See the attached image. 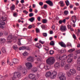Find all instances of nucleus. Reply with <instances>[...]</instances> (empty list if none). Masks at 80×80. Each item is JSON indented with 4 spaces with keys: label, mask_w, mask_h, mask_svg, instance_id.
<instances>
[{
    "label": "nucleus",
    "mask_w": 80,
    "mask_h": 80,
    "mask_svg": "<svg viewBox=\"0 0 80 80\" xmlns=\"http://www.w3.org/2000/svg\"><path fill=\"white\" fill-rule=\"evenodd\" d=\"M29 17H32L33 16V13H31L29 14Z\"/></svg>",
    "instance_id": "nucleus-45"
},
{
    "label": "nucleus",
    "mask_w": 80,
    "mask_h": 80,
    "mask_svg": "<svg viewBox=\"0 0 80 80\" xmlns=\"http://www.w3.org/2000/svg\"><path fill=\"white\" fill-rule=\"evenodd\" d=\"M72 37L74 39H76V36H75V34H73L72 35Z\"/></svg>",
    "instance_id": "nucleus-59"
},
{
    "label": "nucleus",
    "mask_w": 80,
    "mask_h": 80,
    "mask_svg": "<svg viewBox=\"0 0 80 80\" xmlns=\"http://www.w3.org/2000/svg\"><path fill=\"white\" fill-rule=\"evenodd\" d=\"M41 27L42 29H45V26L43 24L42 25H41Z\"/></svg>",
    "instance_id": "nucleus-46"
},
{
    "label": "nucleus",
    "mask_w": 80,
    "mask_h": 80,
    "mask_svg": "<svg viewBox=\"0 0 80 80\" xmlns=\"http://www.w3.org/2000/svg\"><path fill=\"white\" fill-rule=\"evenodd\" d=\"M65 62L63 61H61L60 65L61 67H64V65H65Z\"/></svg>",
    "instance_id": "nucleus-23"
},
{
    "label": "nucleus",
    "mask_w": 80,
    "mask_h": 80,
    "mask_svg": "<svg viewBox=\"0 0 80 80\" xmlns=\"http://www.w3.org/2000/svg\"><path fill=\"white\" fill-rule=\"evenodd\" d=\"M35 46L36 47L38 48L39 49H40V47H41V44L40 43H37L35 45Z\"/></svg>",
    "instance_id": "nucleus-25"
},
{
    "label": "nucleus",
    "mask_w": 80,
    "mask_h": 80,
    "mask_svg": "<svg viewBox=\"0 0 80 80\" xmlns=\"http://www.w3.org/2000/svg\"><path fill=\"white\" fill-rule=\"evenodd\" d=\"M18 62V59L15 58L13 60V63L14 64H17Z\"/></svg>",
    "instance_id": "nucleus-19"
},
{
    "label": "nucleus",
    "mask_w": 80,
    "mask_h": 80,
    "mask_svg": "<svg viewBox=\"0 0 80 80\" xmlns=\"http://www.w3.org/2000/svg\"><path fill=\"white\" fill-rule=\"evenodd\" d=\"M70 65L69 64H66L64 68L65 70H68L70 68Z\"/></svg>",
    "instance_id": "nucleus-18"
},
{
    "label": "nucleus",
    "mask_w": 80,
    "mask_h": 80,
    "mask_svg": "<svg viewBox=\"0 0 80 80\" xmlns=\"http://www.w3.org/2000/svg\"><path fill=\"white\" fill-rule=\"evenodd\" d=\"M4 34L6 36L8 35V32H7L6 31L4 32Z\"/></svg>",
    "instance_id": "nucleus-51"
},
{
    "label": "nucleus",
    "mask_w": 80,
    "mask_h": 80,
    "mask_svg": "<svg viewBox=\"0 0 80 80\" xmlns=\"http://www.w3.org/2000/svg\"><path fill=\"white\" fill-rule=\"evenodd\" d=\"M22 72L23 74H24V75H26L27 74V72H26V70H23L22 71Z\"/></svg>",
    "instance_id": "nucleus-43"
},
{
    "label": "nucleus",
    "mask_w": 80,
    "mask_h": 80,
    "mask_svg": "<svg viewBox=\"0 0 80 80\" xmlns=\"http://www.w3.org/2000/svg\"><path fill=\"white\" fill-rule=\"evenodd\" d=\"M55 60L53 57H49L46 61V63L49 66L53 65L55 63Z\"/></svg>",
    "instance_id": "nucleus-1"
},
{
    "label": "nucleus",
    "mask_w": 80,
    "mask_h": 80,
    "mask_svg": "<svg viewBox=\"0 0 80 80\" xmlns=\"http://www.w3.org/2000/svg\"><path fill=\"white\" fill-rule=\"evenodd\" d=\"M1 18L3 21H5L7 20V18L3 16Z\"/></svg>",
    "instance_id": "nucleus-37"
},
{
    "label": "nucleus",
    "mask_w": 80,
    "mask_h": 80,
    "mask_svg": "<svg viewBox=\"0 0 80 80\" xmlns=\"http://www.w3.org/2000/svg\"><path fill=\"white\" fill-rule=\"evenodd\" d=\"M73 54H70L68 55V57H69V58H72L73 57Z\"/></svg>",
    "instance_id": "nucleus-35"
},
{
    "label": "nucleus",
    "mask_w": 80,
    "mask_h": 80,
    "mask_svg": "<svg viewBox=\"0 0 80 80\" xmlns=\"http://www.w3.org/2000/svg\"><path fill=\"white\" fill-rule=\"evenodd\" d=\"M54 67H55V68H59L60 67V62H57L55 63Z\"/></svg>",
    "instance_id": "nucleus-16"
},
{
    "label": "nucleus",
    "mask_w": 80,
    "mask_h": 80,
    "mask_svg": "<svg viewBox=\"0 0 80 80\" xmlns=\"http://www.w3.org/2000/svg\"><path fill=\"white\" fill-rule=\"evenodd\" d=\"M57 72L56 71H53L52 73H51V78L53 79L55 78L56 77H57Z\"/></svg>",
    "instance_id": "nucleus-5"
},
{
    "label": "nucleus",
    "mask_w": 80,
    "mask_h": 80,
    "mask_svg": "<svg viewBox=\"0 0 80 80\" xmlns=\"http://www.w3.org/2000/svg\"><path fill=\"white\" fill-rule=\"evenodd\" d=\"M39 43H41V44H44V43H45V42L42 41H41V40L39 41Z\"/></svg>",
    "instance_id": "nucleus-55"
},
{
    "label": "nucleus",
    "mask_w": 80,
    "mask_h": 80,
    "mask_svg": "<svg viewBox=\"0 0 80 80\" xmlns=\"http://www.w3.org/2000/svg\"><path fill=\"white\" fill-rule=\"evenodd\" d=\"M65 74L63 72H60L58 73V76L60 80H66Z\"/></svg>",
    "instance_id": "nucleus-2"
},
{
    "label": "nucleus",
    "mask_w": 80,
    "mask_h": 80,
    "mask_svg": "<svg viewBox=\"0 0 80 80\" xmlns=\"http://www.w3.org/2000/svg\"><path fill=\"white\" fill-rule=\"evenodd\" d=\"M11 10H15V5H13L10 8Z\"/></svg>",
    "instance_id": "nucleus-39"
},
{
    "label": "nucleus",
    "mask_w": 80,
    "mask_h": 80,
    "mask_svg": "<svg viewBox=\"0 0 80 80\" xmlns=\"http://www.w3.org/2000/svg\"><path fill=\"white\" fill-rule=\"evenodd\" d=\"M6 78L5 77V76H0V80H5Z\"/></svg>",
    "instance_id": "nucleus-29"
},
{
    "label": "nucleus",
    "mask_w": 80,
    "mask_h": 80,
    "mask_svg": "<svg viewBox=\"0 0 80 80\" xmlns=\"http://www.w3.org/2000/svg\"><path fill=\"white\" fill-rule=\"evenodd\" d=\"M26 66L28 67V70H30L32 68V64L30 62H28L25 64Z\"/></svg>",
    "instance_id": "nucleus-4"
},
{
    "label": "nucleus",
    "mask_w": 80,
    "mask_h": 80,
    "mask_svg": "<svg viewBox=\"0 0 80 80\" xmlns=\"http://www.w3.org/2000/svg\"><path fill=\"white\" fill-rule=\"evenodd\" d=\"M13 48L14 50H17V45H15L13 46Z\"/></svg>",
    "instance_id": "nucleus-44"
},
{
    "label": "nucleus",
    "mask_w": 80,
    "mask_h": 80,
    "mask_svg": "<svg viewBox=\"0 0 80 80\" xmlns=\"http://www.w3.org/2000/svg\"><path fill=\"white\" fill-rule=\"evenodd\" d=\"M23 13H25V14H26V15H27V14L28 13V12H27V11L26 10H24L23 11Z\"/></svg>",
    "instance_id": "nucleus-54"
},
{
    "label": "nucleus",
    "mask_w": 80,
    "mask_h": 80,
    "mask_svg": "<svg viewBox=\"0 0 80 80\" xmlns=\"http://www.w3.org/2000/svg\"><path fill=\"white\" fill-rule=\"evenodd\" d=\"M2 51L3 53H7V51H6V49L5 47H3L2 48Z\"/></svg>",
    "instance_id": "nucleus-21"
},
{
    "label": "nucleus",
    "mask_w": 80,
    "mask_h": 80,
    "mask_svg": "<svg viewBox=\"0 0 80 80\" xmlns=\"http://www.w3.org/2000/svg\"><path fill=\"white\" fill-rule=\"evenodd\" d=\"M27 60L28 62H33V60H34V58H33V57L32 56H29L27 58Z\"/></svg>",
    "instance_id": "nucleus-9"
},
{
    "label": "nucleus",
    "mask_w": 80,
    "mask_h": 80,
    "mask_svg": "<svg viewBox=\"0 0 80 80\" xmlns=\"http://www.w3.org/2000/svg\"><path fill=\"white\" fill-rule=\"evenodd\" d=\"M76 80H80V76H77L76 77Z\"/></svg>",
    "instance_id": "nucleus-42"
},
{
    "label": "nucleus",
    "mask_w": 80,
    "mask_h": 80,
    "mask_svg": "<svg viewBox=\"0 0 80 80\" xmlns=\"http://www.w3.org/2000/svg\"><path fill=\"white\" fill-rule=\"evenodd\" d=\"M67 74L68 77H71V76H72V74H71V73L69 72H67Z\"/></svg>",
    "instance_id": "nucleus-36"
},
{
    "label": "nucleus",
    "mask_w": 80,
    "mask_h": 80,
    "mask_svg": "<svg viewBox=\"0 0 80 80\" xmlns=\"http://www.w3.org/2000/svg\"><path fill=\"white\" fill-rule=\"evenodd\" d=\"M42 22L43 23H47V20L46 19H43L42 20Z\"/></svg>",
    "instance_id": "nucleus-32"
},
{
    "label": "nucleus",
    "mask_w": 80,
    "mask_h": 80,
    "mask_svg": "<svg viewBox=\"0 0 80 80\" xmlns=\"http://www.w3.org/2000/svg\"><path fill=\"white\" fill-rule=\"evenodd\" d=\"M72 58H69L67 60V62L68 63H70L72 62Z\"/></svg>",
    "instance_id": "nucleus-20"
},
{
    "label": "nucleus",
    "mask_w": 80,
    "mask_h": 80,
    "mask_svg": "<svg viewBox=\"0 0 80 80\" xmlns=\"http://www.w3.org/2000/svg\"><path fill=\"white\" fill-rule=\"evenodd\" d=\"M50 45H51L52 46H53L55 45V43H54V42L53 41H51L50 43Z\"/></svg>",
    "instance_id": "nucleus-31"
},
{
    "label": "nucleus",
    "mask_w": 80,
    "mask_h": 80,
    "mask_svg": "<svg viewBox=\"0 0 80 80\" xmlns=\"http://www.w3.org/2000/svg\"><path fill=\"white\" fill-rule=\"evenodd\" d=\"M44 47L45 48H44V49L46 51H47V52H48V50H49V48L48 47L46 46H45Z\"/></svg>",
    "instance_id": "nucleus-30"
},
{
    "label": "nucleus",
    "mask_w": 80,
    "mask_h": 80,
    "mask_svg": "<svg viewBox=\"0 0 80 80\" xmlns=\"http://www.w3.org/2000/svg\"><path fill=\"white\" fill-rule=\"evenodd\" d=\"M45 76L46 77H51L52 78V72L48 71L46 73Z\"/></svg>",
    "instance_id": "nucleus-7"
},
{
    "label": "nucleus",
    "mask_w": 80,
    "mask_h": 80,
    "mask_svg": "<svg viewBox=\"0 0 80 80\" xmlns=\"http://www.w3.org/2000/svg\"><path fill=\"white\" fill-rule=\"evenodd\" d=\"M55 26L54 25H52V30H55Z\"/></svg>",
    "instance_id": "nucleus-61"
},
{
    "label": "nucleus",
    "mask_w": 80,
    "mask_h": 80,
    "mask_svg": "<svg viewBox=\"0 0 80 80\" xmlns=\"http://www.w3.org/2000/svg\"><path fill=\"white\" fill-rule=\"evenodd\" d=\"M18 45H21V42H20V39H18Z\"/></svg>",
    "instance_id": "nucleus-48"
},
{
    "label": "nucleus",
    "mask_w": 80,
    "mask_h": 80,
    "mask_svg": "<svg viewBox=\"0 0 80 80\" xmlns=\"http://www.w3.org/2000/svg\"><path fill=\"white\" fill-rule=\"evenodd\" d=\"M62 23H65V22H66V19H64L62 21Z\"/></svg>",
    "instance_id": "nucleus-62"
},
{
    "label": "nucleus",
    "mask_w": 80,
    "mask_h": 80,
    "mask_svg": "<svg viewBox=\"0 0 80 80\" xmlns=\"http://www.w3.org/2000/svg\"><path fill=\"white\" fill-rule=\"evenodd\" d=\"M39 4L40 6H42L43 4V3L42 2H40L39 3Z\"/></svg>",
    "instance_id": "nucleus-53"
},
{
    "label": "nucleus",
    "mask_w": 80,
    "mask_h": 80,
    "mask_svg": "<svg viewBox=\"0 0 80 80\" xmlns=\"http://www.w3.org/2000/svg\"><path fill=\"white\" fill-rule=\"evenodd\" d=\"M5 41H6V40L5 39H0V42L1 43H4V42H5Z\"/></svg>",
    "instance_id": "nucleus-28"
},
{
    "label": "nucleus",
    "mask_w": 80,
    "mask_h": 80,
    "mask_svg": "<svg viewBox=\"0 0 80 80\" xmlns=\"http://www.w3.org/2000/svg\"><path fill=\"white\" fill-rule=\"evenodd\" d=\"M28 76L30 79H33L35 78V75L32 74H30Z\"/></svg>",
    "instance_id": "nucleus-14"
},
{
    "label": "nucleus",
    "mask_w": 80,
    "mask_h": 80,
    "mask_svg": "<svg viewBox=\"0 0 80 80\" xmlns=\"http://www.w3.org/2000/svg\"><path fill=\"white\" fill-rule=\"evenodd\" d=\"M25 49L26 50H30V48L28 47H26Z\"/></svg>",
    "instance_id": "nucleus-60"
},
{
    "label": "nucleus",
    "mask_w": 80,
    "mask_h": 80,
    "mask_svg": "<svg viewBox=\"0 0 80 80\" xmlns=\"http://www.w3.org/2000/svg\"><path fill=\"white\" fill-rule=\"evenodd\" d=\"M59 45L62 47H63L64 48H66V45L64 43H63V42H60L59 43Z\"/></svg>",
    "instance_id": "nucleus-12"
},
{
    "label": "nucleus",
    "mask_w": 80,
    "mask_h": 80,
    "mask_svg": "<svg viewBox=\"0 0 80 80\" xmlns=\"http://www.w3.org/2000/svg\"><path fill=\"white\" fill-rule=\"evenodd\" d=\"M65 2L66 3V4L67 6H68V5H69V1H68V0L66 1H65Z\"/></svg>",
    "instance_id": "nucleus-40"
},
{
    "label": "nucleus",
    "mask_w": 80,
    "mask_h": 80,
    "mask_svg": "<svg viewBox=\"0 0 80 80\" xmlns=\"http://www.w3.org/2000/svg\"><path fill=\"white\" fill-rule=\"evenodd\" d=\"M60 30L62 32H65L67 30L66 26H61Z\"/></svg>",
    "instance_id": "nucleus-6"
},
{
    "label": "nucleus",
    "mask_w": 80,
    "mask_h": 80,
    "mask_svg": "<svg viewBox=\"0 0 80 80\" xmlns=\"http://www.w3.org/2000/svg\"><path fill=\"white\" fill-rule=\"evenodd\" d=\"M26 47L25 46H22L21 47L19 48V50H25L26 48Z\"/></svg>",
    "instance_id": "nucleus-34"
},
{
    "label": "nucleus",
    "mask_w": 80,
    "mask_h": 80,
    "mask_svg": "<svg viewBox=\"0 0 80 80\" xmlns=\"http://www.w3.org/2000/svg\"><path fill=\"white\" fill-rule=\"evenodd\" d=\"M42 35L44 37H45L47 36V33H42Z\"/></svg>",
    "instance_id": "nucleus-49"
},
{
    "label": "nucleus",
    "mask_w": 80,
    "mask_h": 80,
    "mask_svg": "<svg viewBox=\"0 0 80 80\" xmlns=\"http://www.w3.org/2000/svg\"><path fill=\"white\" fill-rule=\"evenodd\" d=\"M59 58L61 60H67V56L65 55H64L62 56L59 57Z\"/></svg>",
    "instance_id": "nucleus-8"
},
{
    "label": "nucleus",
    "mask_w": 80,
    "mask_h": 80,
    "mask_svg": "<svg viewBox=\"0 0 80 80\" xmlns=\"http://www.w3.org/2000/svg\"><path fill=\"white\" fill-rule=\"evenodd\" d=\"M70 72L72 73L73 75H74L76 74V70L74 69H70Z\"/></svg>",
    "instance_id": "nucleus-13"
},
{
    "label": "nucleus",
    "mask_w": 80,
    "mask_h": 80,
    "mask_svg": "<svg viewBox=\"0 0 80 80\" xmlns=\"http://www.w3.org/2000/svg\"><path fill=\"white\" fill-rule=\"evenodd\" d=\"M31 71L32 72H37V68H33L31 69Z\"/></svg>",
    "instance_id": "nucleus-22"
},
{
    "label": "nucleus",
    "mask_w": 80,
    "mask_h": 80,
    "mask_svg": "<svg viewBox=\"0 0 80 80\" xmlns=\"http://www.w3.org/2000/svg\"><path fill=\"white\" fill-rule=\"evenodd\" d=\"M43 8H44V9H46V8H47V5L46 4H45L43 6Z\"/></svg>",
    "instance_id": "nucleus-52"
},
{
    "label": "nucleus",
    "mask_w": 80,
    "mask_h": 80,
    "mask_svg": "<svg viewBox=\"0 0 80 80\" xmlns=\"http://www.w3.org/2000/svg\"><path fill=\"white\" fill-rule=\"evenodd\" d=\"M59 3H60V6L61 7H63L65 6V4L63 3V1H61L59 2Z\"/></svg>",
    "instance_id": "nucleus-15"
},
{
    "label": "nucleus",
    "mask_w": 80,
    "mask_h": 80,
    "mask_svg": "<svg viewBox=\"0 0 80 80\" xmlns=\"http://www.w3.org/2000/svg\"><path fill=\"white\" fill-rule=\"evenodd\" d=\"M29 21H30L31 22H33L35 20V18L34 17H32L28 19Z\"/></svg>",
    "instance_id": "nucleus-26"
},
{
    "label": "nucleus",
    "mask_w": 80,
    "mask_h": 80,
    "mask_svg": "<svg viewBox=\"0 0 80 80\" xmlns=\"http://www.w3.org/2000/svg\"><path fill=\"white\" fill-rule=\"evenodd\" d=\"M75 50V49L74 48L71 49L70 50H68V52L69 53H72L73 52H74Z\"/></svg>",
    "instance_id": "nucleus-27"
},
{
    "label": "nucleus",
    "mask_w": 80,
    "mask_h": 80,
    "mask_svg": "<svg viewBox=\"0 0 80 80\" xmlns=\"http://www.w3.org/2000/svg\"><path fill=\"white\" fill-rule=\"evenodd\" d=\"M64 14L65 15H67L68 14V11H65L64 12Z\"/></svg>",
    "instance_id": "nucleus-56"
},
{
    "label": "nucleus",
    "mask_w": 80,
    "mask_h": 80,
    "mask_svg": "<svg viewBox=\"0 0 80 80\" xmlns=\"http://www.w3.org/2000/svg\"><path fill=\"white\" fill-rule=\"evenodd\" d=\"M67 27H68V29H70V28H71V27H72V26H70L69 25H67Z\"/></svg>",
    "instance_id": "nucleus-58"
},
{
    "label": "nucleus",
    "mask_w": 80,
    "mask_h": 80,
    "mask_svg": "<svg viewBox=\"0 0 80 80\" xmlns=\"http://www.w3.org/2000/svg\"><path fill=\"white\" fill-rule=\"evenodd\" d=\"M22 77V73L19 72H15L14 73L13 77L14 78H20Z\"/></svg>",
    "instance_id": "nucleus-3"
},
{
    "label": "nucleus",
    "mask_w": 80,
    "mask_h": 80,
    "mask_svg": "<svg viewBox=\"0 0 80 80\" xmlns=\"http://www.w3.org/2000/svg\"><path fill=\"white\" fill-rule=\"evenodd\" d=\"M15 78H14H14L13 77H12V78H10V80H15Z\"/></svg>",
    "instance_id": "nucleus-63"
},
{
    "label": "nucleus",
    "mask_w": 80,
    "mask_h": 80,
    "mask_svg": "<svg viewBox=\"0 0 80 80\" xmlns=\"http://www.w3.org/2000/svg\"><path fill=\"white\" fill-rule=\"evenodd\" d=\"M5 25V23L4 22H2V23H0V28H4V26Z\"/></svg>",
    "instance_id": "nucleus-17"
},
{
    "label": "nucleus",
    "mask_w": 80,
    "mask_h": 80,
    "mask_svg": "<svg viewBox=\"0 0 80 80\" xmlns=\"http://www.w3.org/2000/svg\"><path fill=\"white\" fill-rule=\"evenodd\" d=\"M77 70L79 71L80 70V64L77 65Z\"/></svg>",
    "instance_id": "nucleus-47"
},
{
    "label": "nucleus",
    "mask_w": 80,
    "mask_h": 80,
    "mask_svg": "<svg viewBox=\"0 0 80 80\" xmlns=\"http://www.w3.org/2000/svg\"><path fill=\"white\" fill-rule=\"evenodd\" d=\"M1 65L3 66H5V62H4L2 61Z\"/></svg>",
    "instance_id": "nucleus-50"
},
{
    "label": "nucleus",
    "mask_w": 80,
    "mask_h": 80,
    "mask_svg": "<svg viewBox=\"0 0 80 80\" xmlns=\"http://www.w3.org/2000/svg\"><path fill=\"white\" fill-rule=\"evenodd\" d=\"M36 33H39V30L38 29H36Z\"/></svg>",
    "instance_id": "nucleus-64"
},
{
    "label": "nucleus",
    "mask_w": 80,
    "mask_h": 80,
    "mask_svg": "<svg viewBox=\"0 0 80 80\" xmlns=\"http://www.w3.org/2000/svg\"><path fill=\"white\" fill-rule=\"evenodd\" d=\"M12 37H13L12 36V35H10L7 37V40H12Z\"/></svg>",
    "instance_id": "nucleus-24"
},
{
    "label": "nucleus",
    "mask_w": 80,
    "mask_h": 80,
    "mask_svg": "<svg viewBox=\"0 0 80 80\" xmlns=\"http://www.w3.org/2000/svg\"><path fill=\"white\" fill-rule=\"evenodd\" d=\"M75 52L77 54H80V49H77L76 50Z\"/></svg>",
    "instance_id": "nucleus-33"
},
{
    "label": "nucleus",
    "mask_w": 80,
    "mask_h": 80,
    "mask_svg": "<svg viewBox=\"0 0 80 80\" xmlns=\"http://www.w3.org/2000/svg\"><path fill=\"white\" fill-rule=\"evenodd\" d=\"M46 3H47V4H48V5H49V6H50L51 7H52V6L53 5V2H52L50 0H49L48 1H46Z\"/></svg>",
    "instance_id": "nucleus-10"
},
{
    "label": "nucleus",
    "mask_w": 80,
    "mask_h": 80,
    "mask_svg": "<svg viewBox=\"0 0 80 80\" xmlns=\"http://www.w3.org/2000/svg\"><path fill=\"white\" fill-rule=\"evenodd\" d=\"M37 19L38 21L39 22H40V20H41V18H40V17H38L37 18Z\"/></svg>",
    "instance_id": "nucleus-57"
},
{
    "label": "nucleus",
    "mask_w": 80,
    "mask_h": 80,
    "mask_svg": "<svg viewBox=\"0 0 80 80\" xmlns=\"http://www.w3.org/2000/svg\"><path fill=\"white\" fill-rule=\"evenodd\" d=\"M22 55L24 56H27L28 55V52H25L22 53Z\"/></svg>",
    "instance_id": "nucleus-41"
},
{
    "label": "nucleus",
    "mask_w": 80,
    "mask_h": 80,
    "mask_svg": "<svg viewBox=\"0 0 80 80\" xmlns=\"http://www.w3.org/2000/svg\"><path fill=\"white\" fill-rule=\"evenodd\" d=\"M71 20L74 23H75L77 21V17L75 16H72L71 17Z\"/></svg>",
    "instance_id": "nucleus-11"
},
{
    "label": "nucleus",
    "mask_w": 80,
    "mask_h": 80,
    "mask_svg": "<svg viewBox=\"0 0 80 80\" xmlns=\"http://www.w3.org/2000/svg\"><path fill=\"white\" fill-rule=\"evenodd\" d=\"M54 53V51L52 50H50L49 51V54L50 55H53Z\"/></svg>",
    "instance_id": "nucleus-38"
}]
</instances>
